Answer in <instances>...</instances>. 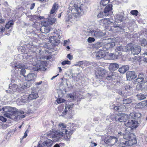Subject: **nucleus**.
Segmentation results:
<instances>
[{
	"label": "nucleus",
	"instance_id": "f257e3e1",
	"mask_svg": "<svg viewBox=\"0 0 147 147\" xmlns=\"http://www.w3.org/2000/svg\"><path fill=\"white\" fill-rule=\"evenodd\" d=\"M73 132L72 129L69 130L63 129L61 131L60 129L54 130L53 129L50 131L49 133L50 137L55 142L60 140L63 137L67 141H69L71 137V135Z\"/></svg>",
	"mask_w": 147,
	"mask_h": 147
},
{
	"label": "nucleus",
	"instance_id": "f03ea898",
	"mask_svg": "<svg viewBox=\"0 0 147 147\" xmlns=\"http://www.w3.org/2000/svg\"><path fill=\"white\" fill-rule=\"evenodd\" d=\"M126 133L125 134L122 133L121 131L118 132L117 136L118 138L120 137H123L124 140H127V141H125L123 142V140L120 141V144H127L129 145H132L137 143V141L136 139L134 137L133 134H132L131 132H127V129H126Z\"/></svg>",
	"mask_w": 147,
	"mask_h": 147
},
{
	"label": "nucleus",
	"instance_id": "7ed1b4c3",
	"mask_svg": "<svg viewBox=\"0 0 147 147\" xmlns=\"http://www.w3.org/2000/svg\"><path fill=\"white\" fill-rule=\"evenodd\" d=\"M68 9V12L70 13L67 14L66 19L67 21H68L71 19L72 16L71 14H73V16L76 18L79 17L81 15L82 9L80 6H78L76 4H75L72 7H69Z\"/></svg>",
	"mask_w": 147,
	"mask_h": 147
},
{
	"label": "nucleus",
	"instance_id": "20e7f679",
	"mask_svg": "<svg viewBox=\"0 0 147 147\" xmlns=\"http://www.w3.org/2000/svg\"><path fill=\"white\" fill-rule=\"evenodd\" d=\"M16 83H18V88L20 90H23L28 88L31 85V84L30 82H25L22 83L21 80H16Z\"/></svg>",
	"mask_w": 147,
	"mask_h": 147
},
{
	"label": "nucleus",
	"instance_id": "39448f33",
	"mask_svg": "<svg viewBox=\"0 0 147 147\" xmlns=\"http://www.w3.org/2000/svg\"><path fill=\"white\" fill-rule=\"evenodd\" d=\"M138 123L137 121L133 120H128V122L124 123L125 126L128 127V128L126 129H127V131L131 130L132 129L136 128L138 126Z\"/></svg>",
	"mask_w": 147,
	"mask_h": 147
},
{
	"label": "nucleus",
	"instance_id": "423d86ee",
	"mask_svg": "<svg viewBox=\"0 0 147 147\" xmlns=\"http://www.w3.org/2000/svg\"><path fill=\"white\" fill-rule=\"evenodd\" d=\"M115 119L117 121L124 122L125 123L126 121L129 119L128 115L124 113L120 114L115 117Z\"/></svg>",
	"mask_w": 147,
	"mask_h": 147
},
{
	"label": "nucleus",
	"instance_id": "0eeeda50",
	"mask_svg": "<svg viewBox=\"0 0 147 147\" xmlns=\"http://www.w3.org/2000/svg\"><path fill=\"white\" fill-rule=\"evenodd\" d=\"M16 82V80L13 79L11 80V83L10 84H9V88L8 90H6L7 92L13 93L14 92H16L17 90V88H18V85L15 83L12 84V83Z\"/></svg>",
	"mask_w": 147,
	"mask_h": 147
},
{
	"label": "nucleus",
	"instance_id": "6e6552de",
	"mask_svg": "<svg viewBox=\"0 0 147 147\" xmlns=\"http://www.w3.org/2000/svg\"><path fill=\"white\" fill-rule=\"evenodd\" d=\"M108 53L103 48L102 49L97 52L96 55V58L97 59H99L104 57Z\"/></svg>",
	"mask_w": 147,
	"mask_h": 147
},
{
	"label": "nucleus",
	"instance_id": "1a4fd4ad",
	"mask_svg": "<svg viewBox=\"0 0 147 147\" xmlns=\"http://www.w3.org/2000/svg\"><path fill=\"white\" fill-rule=\"evenodd\" d=\"M131 44H129L125 46H123L121 45L117 47L115 49V51L118 52V51H127L131 49Z\"/></svg>",
	"mask_w": 147,
	"mask_h": 147
},
{
	"label": "nucleus",
	"instance_id": "9d476101",
	"mask_svg": "<svg viewBox=\"0 0 147 147\" xmlns=\"http://www.w3.org/2000/svg\"><path fill=\"white\" fill-rule=\"evenodd\" d=\"M90 35L92 36L98 38L105 35V34L100 31H96L94 30H90L89 31Z\"/></svg>",
	"mask_w": 147,
	"mask_h": 147
},
{
	"label": "nucleus",
	"instance_id": "9b49d317",
	"mask_svg": "<svg viewBox=\"0 0 147 147\" xmlns=\"http://www.w3.org/2000/svg\"><path fill=\"white\" fill-rule=\"evenodd\" d=\"M131 47L130 50L131 51L132 54L134 55H136L138 54L141 51V47L139 46H133L132 44L131 43Z\"/></svg>",
	"mask_w": 147,
	"mask_h": 147
},
{
	"label": "nucleus",
	"instance_id": "f8f14e48",
	"mask_svg": "<svg viewBox=\"0 0 147 147\" xmlns=\"http://www.w3.org/2000/svg\"><path fill=\"white\" fill-rule=\"evenodd\" d=\"M14 113V115L15 116L14 119L15 121L18 120L25 117V115H23L24 114V112L23 111H19L17 112L16 111Z\"/></svg>",
	"mask_w": 147,
	"mask_h": 147
},
{
	"label": "nucleus",
	"instance_id": "ddd939ff",
	"mask_svg": "<svg viewBox=\"0 0 147 147\" xmlns=\"http://www.w3.org/2000/svg\"><path fill=\"white\" fill-rule=\"evenodd\" d=\"M107 72V71L105 69L100 68H99L96 70L95 74L97 77H105V75H106Z\"/></svg>",
	"mask_w": 147,
	"mask_h": 147
},
{
	"label": "nucleus",
	"instance_id": "4468645a",
	"mask_svg": "<svg viewBox=\"0 0 147 147\" xmlns=\"http://www.w3.org/2000/svg\"><path fill=\"white\" fill-rule=\"evenodd\" d=\"M3 111L5 112L14 113L16 111V109L15 107L10 106H5L2 108Z\"/></svg>",
	"mask_w": 147,
	"mask_h": 147
},
{
	"label": "nucleus",
	"instance_id": "2eb2a0df",
	"mask_svg": "<svg viewBox=\"0 0 147 147\" xmlns=\"http://www.w3.org/2000/svg\"><path fill=\"white\" fill-rule=\"evenodd\" d=\"M126 76L127 80H130L134 79L137 77V75L134 71H129L126 74Z\"/></svg>",
	"mask_w": 147,
	"mask_h": 147
},
{
	"label": "nucleus",
	"instance_id": "dca6fc26",
	"mask_svg": "<svg viewBox=\"0 0 147 147\" xmlns=\"http://www.w3.org/2000/svg\"><path fill=\"white\" fill-rule=\"evenodd\" d=\"M122 54V53L121 52H116L115 54L112 53H109V56L110 59L113 60L118 59Z\"/></svg>",
	"mask_w": 147,
	"mask_h": 147
},
{
	"label": "nucleus",
	"instance_id": "f3484780",
	"mask_svg": "<svg viewBox=\"0 0 147 147\" xmlns=\"http://www.w3.org/2000/svg\"><path fill=\"white\" fill-rule=\"evenodd\" d=\"M36 76L35 74L33 73H30L28 74L25 77L27 82H30L32 81H34V79L36 78Z\"/></svg>",
	"mask_w": 147,
	"mask_h": 147
},
{
	"label": "nucleus",
	"instance_id": "a211bd4d",
	"mask_svg": "<svg viewBox=\"0 0 147 147\" xmlns=\"http://www.w3.org/2000/svg\"><path fill=\"white\" fill-rule=\"evenodd\" d=\"M19 61L16 62V61L12 62L11 65L13 67H17V68H21L22 67H25L24 65L19 63Z\"/></svg>",
	"mask_w": 147,
	"mask_h": 147
},
{
	"label": "nucleus",
	"instance_id": "6ab92c4d",
	"mask_svg": "<svg viewBox=\"0 0 147 147\" xmlns=\"http://www.w3.org/2000/svg\"><path fill=\"white\" fill-rule=\"evenodd\" d=\"M53 144V142L50 139H48L43 142L41 144L44 147H51Z\"/></svg>",
	"mask_w": 147,
	"mask_h": 147
},
{
	"label": "nucleus",
	"instance_id": "aec40b11",
	"mask_svg": "<svg viewBox=\"0 0 147 147\" xmlns=\"http://www.w3.org/2000/svg\"><path fill=\"white\" fill-rule=\"evenodd\" d=\"M144 76L143 74H140L138 76L137 79L134 80V82L135 83L138 84V83H140L141 84L144 81Z\"/></svg>",
	"mask_w": 147,
	"mask_h": 147
},
{
	"label": "nucleus",
	"instance_id": "412c9836",
	"mask_svg": "<svg viewBox=\"0 0 147 147\" xmlns=\"http://www.w3.org/2000/svg\"><path fill=\"white\" fill-rule=\"evenodd\" d=\"M115 45V43L114 42L107 43L104 46L103 48L108 51V50L111 49L114 47Z\"/></svg>",
	"mask_w": 147,
	"mask_h": 147
},
{
	"label": "nucleus",
	"instance_id": "4be33fe9",
	"mask_svg": "<svg viewBox=\"0 0 147 147\" xmlns=\"http://www.w3.org/2000/svg\"><path fill=\"white\" fill-rule=\"evenodd\" d=\"M104 77H106L107 80H113V79H115L116 76L113 73L107 72L106 75H105Z\"/></svg>",
	"mask_w": 147,
	"mask_h": 147
},
{
	"label": "nucleus",
	"instance_id": "5701e85b",
	"mask_svg": "<svg viewBox=\"0 0 147 147\" xmlns=\"http://www.w3.org/2000/svg\"><path fill=\"white\" fill-rule=\"evenodd\" d=\"M119 67V65L115 63H111L109 66V69L111 71H115Z\"/></svg>",
	"mask_w": 147,
	"mask_h": 147
},
{
	"label": "nucleus",
	"instance_id": "b1692460",
	"mask_svg": "<svg viewBox=\"0 0 147 147\" xmlns=\"http://www.w3.org/2000/svg\"><path fill=\"white\" fill-rule=\"evenodd\" d=\"M117 142L118 141L117 138L114 136H110L108 140V142L111 143L112 145L115 144L117 143L118 144Z\"/></svg>",
	"mask_w": 147,
	"mask_h": 147
},
{
	"label": "nucleus",
	"instance_id": "393cba45",
	"mask_svg": "<svg viewBox=\"0 0 147 147\" xmlns=\"http://www.w3.org/2000/svg\"><path fill=\"white\" fill-rule=\"evenodd\" d=\"M28 95L30 100L35 99L38 97V93L36 91H32L31 93Z\"/></svg>",
	"mask_w": 147,
	"mask_h": 147
},
{
	"label": "nucleus",
	"instance_id": "a878e982",
	"mask_svg": "<svg viewBox=\"0 0 147 147\" xmlns=\"http://www.w3.org/2000/svg\"><path fill=\"white\" fill-rule=\"evenodd\" d=\"M21 102L24 103L28 102L30 100L28 95H25L21 97Z\"/></svg>",
	"mask_w": 147,
	"mask_h": 147
},
{
	"label": "nucleus",
	"instance_id": "bb28decb",
	"mask_svg": "<svg viewBox=\"0 0 147 147\" xmlns=\"http://www.w3.org/2000/svg\"><path fill=\"white\" fill-rule=\"evenodd\" d=\"M28 61H30V63L33 65H35L36 64L37 59L35 57L34 58L32 56H30L27 59Z\"/></svg>",
	"mask_w": 147,
	"mask_h": 147
},
{
	"label": "nucleus",
	"instance_id": "cd10ccee",
	"mask_svg": "<svg viewBox=\"0 0 147 147\" xmlns=\"http://www.w3.org/2000/svg\"><path fill=\"white\" fill-rule=\"evenodd\" d=\"M129 69V67L127 65H124L120 67L119 69V71L121 73L124 74Z\"/></svg>",
	"mask_w": 147,
	"mask_h": 147
},
{
	"label": "nucleus",
	"instance_id": "c85d7f7f",
	"mask_svg": "<svg viewBox=\"0 0 147 147\" xmlns=\"http://www.w3.org/2000/svg\"><path fill=\"white\" fill-rule=\"evenodd\" d=\"M4 116L7 118L12 119L13 120L15 119V116L14 115V113H10L5 112Z\"/></svg>",
	"mask_w": 147,
	"mask_h": 147
},
{
	"label": "nucleus",
	"instance_id": "c756f323",
	"mask_svg": "<svg viewBox=\"0 0 147 147\" xmlns=\"http://www.w3.org/2000/svg\"><path fill=\"white\" fill-rule=\"evenodd\" d=\"M112 5L109 4L107 5L105 8L104 11L105 12L107 16L109 15V12L112 9Z\"/></svg>",
	"mask_w": 147,
	"mask_h": 147
},
{
	"label": "nucleus",
	"instance_id": "7c9ffc66",
	"mask_svg": "<svg viewBox=\"0 0 147 147\" xmlns=\"http://www.w3.org/2000/svg\"><path fill=\"white\" fill-rule=\"evenodd\" d=\"M110 22V19L108 18H104L102 19L99 21V22L101 25H103L104 24L109 23L108 22Z\"/></svg>",
	"mask_w": 147,
	"mask_h": 147
},
{
	"label": "nucleus",
	"instance_id": "2f4dec72",
	"mask_svg": "<svg viewBox=\"0 0 147 147\" xmlns=\"http://www.w3.org/2000/svg\"><path fill=\"white\" fill-rule=\"evenodd\" d=\"M139 86L140 88H144L147 89V81H144L142 83H141V84H139Z\"/></svg>",
	"mask_w": 147,
	"mask_h": 147
},
{
	"label": "nucleus",
	"instance_id": "473e14b6",
	"mask_svg": "<svg viewBox=\"0 0 147 147\" xmlns=\"http://www.w3.org/2000/svg\"><path fill=\"white\" fill-rule=\"evenodd\" d=\"M66 127V125L64 123L60 122L58 124L59 129H60L61 131L63 129H65Z\"/></svg>",
	"mask_w": 147,
	"mask_h": 147
},
{
	"label": "nucleus",
	"instance_id": "72a5a7b5",
	"mask_svg": "<svg viewBox=\"0 0 147 147\" xmlns=\"http://www.w3.org/2000/svg\"><path fill=\"white\" fill-rule=\"evenodd\" d=\"M74 105V104L73 103H71L68 106H67V105H66L65 106V111L63 112V113L64 114H65V113L67 111V109H68L69 110H71L72 108L73 107Z\"/></svg>",
	"mask_w": 147,
	"mask_h": 147
},
{
	"label": "nucleus",
	"instance_id": "f704fd0d",
	"mask_svg": "<svg viewBox=\"0 0 147 147\" xmlns=\"http://www.w3.org/2000/svg\"><path fill=\"white\" fill-rule=\"evenodd\" d=\"M139 43L142 46H145L147 45V41L145 39H141L139 41Z\"/></svg>",
	"mask_w": 147,
	"mask_h": 147
},
{
	"label": "nucleus",
	"instance_id": "c9c22d12",
	"mask_svg": "<svg viewBox=\"0 0 147 147\" xmlns=\"http://www.w3.org/2000/svg\"><path fill=\"white\" fill-rule=\"evenodd\" d=\"M47 20L50 25H52L56 21V19L54 18H48Z\"/></svg>",
	"mask_w": 147,
	"mask_h": 147
},
{
	"label": "nucleus",
	"instance_id": "e433bc0d",
	"mask_svg": "<svg viewBox=\"0 0 147 147\" xmlns=\"http://www.w3.org/2000/svg\"><path fill=\"white\" fill-rule=\"evenodd\" d=\"M14 22L12 20L9 21L5 25V28L7 29H9L12 27L13 24Z\"/></svg>",
	"mask_w": 147,
	"mask_h": 147
},
{
	"label": "nucleus",
	"instance_id": "4c0bfd02",
	"mask_svg": "<svg viewBox=\"0 0 147 147\" xmlns=\"http://www.w3.org/2000/svg\"><path fill=\"white\" fill-rule=\"evenodd\" d=\"M138 114H135L134 113H131L129 116H128L129 119H136V118H138L136 117V115Z\"/></svg>",
	"mask_w": 147,
	"mask_h": 147
},
{
	"label": "nucleus",
	"instance_id": "58836bf2",
	"mask_svg": "<svg viewBox=\"0 0 147 147\" xmlns=\"http://www.w3.org/2000/svg\"><path fill=\"white\" fill-rule=\"evenodd\" d=\"M123 104H129L132 102V99L130 98L125 99H124L123 100Z\"/></svg>",
	"mask_w": 147,
	"mask_h": 147
},
{
	"label": "nucleus",
	"instance_id": "ea45409f",
	"mask_svg": "<svg viewBox=\"0 0 147 147\" xmlns=\"http://www.w3.org/2000/svg\"><path fill=\"white\" fill-rule=\"evenodd\" d=\"M109 0H102L100 3L101 6H105L107 5L109 2Z\"/></svg>",
	"mask_w": 147,
	"mask_h": 147
},
{
	"label": "nucleus",
	"instance_id": "a19ab883",
	"mask_svg": "<svg viewBox=\"0 0 147 147\" xmlns=\"http://www.w3.org/2000/svg\"><path fill=\"white\" fill-rule=\"evenodd\" d=\"M116 16V20L118 21V22L119 21L121 22L123 21L124 17L122 16L117 15Z\"/></svg>",
	"mask_w": 147,
	"mask_h": 147
},
{
	"label": "nucleus",
	"instance_id": "79ce46f5",
	"mask_svg": "<svg viewBox=\"0 0 147 147\" xmlns=\"http://www.w3.org/2000/svg\"><path fill=\"white\" fill-rule=\"evenodd\" d=\"M87 61H79L76 64H75L76 66H81L83 65L84 64L87 63Z\"/></svg>",
	"mask_w": 147,
	"mask_h": 147
},
{
	"label": "nucleus",
	"instance_id": "37998d69",
	"mask_svg": "<svg viewBox=\"0 0 147 147\" xmlns=\"http://www.w3.org/2000/svg\"><path fill=\"white\" fill-rule=\"evenodd\" d=\"M108 16L107 15H106V13L105 12L101 11L98 15V17L99 18H102L104 16Z\"/></svg>",
	"mask_w": 147,
	"mask_h": 147
},
{
	"label": "nucleus",
	"instance_id": "c03bdc74",
	"mask_svg": "<svg viewBox=\"0 0 147 147\" xmlns=\"http://www.w3.org/2000/svg\"><path fill=\"white\" fill-rule=\"evenodd\" d=\"M137 96L138 99L140 100L144 99L146 98L145 96L143 94H140L137 95Z\"/></svg>",
	"mask_w": 147,
	"mask_h": 147
},
{
	"label": "nucleus",
	"instance_id": "a18cd8bd",
	"mask_svg": "<svg viewBox=\"0 0 147 147\" xmlns=\"http://www.w3.org/2000/svg\"><path fill=\"white\" fill-rule=\"evenodd\" d=\"M44 29V31L46 33H48L50 31V29L47 26L42 27L41 28V30Z\"/></svg>",
	"mask_w": 147,
	"mask_h": 147
},
{
	"label": "nucleus",
	"instance_id": "49530a36",
	"mask_svg": "<svg viewBox=\"0 0 147 147\" xmlns=\"http://www.w3.org/2000/svg\"><path fill=\"white\" fill-rule=\"evenodd\" d=\"M138 11L136 10H131L130 11V13L133 15H135L136 16H137Z\"/></svg>",
	"mask_w": 147,
	"mask_h": 147
},
{
	"label": "nucleus",
	"instance_id": "de8ad7c7",
	"mask_svg": "<svg viewBox=\"0 0 147 147\" xmlns=\"http://www.w3.org/2000/svg\"><path fill=\"white\" fill-rule=\"evenodd\" d=\"M61 64L63 65H65L66 64L70 65L71 63V62L70 61L68 60H65L61 62Z\"/></svg>",
	"mask_w": 147,
	"mask_h": 147
},
{
	"label": "nucleus",
	"instance_id": "09e8293b",
	"mask_svg": "<svg viewBox=\"0 0 147 147\" xmlns=\"http://www.w3.org/2000/svg\"><path fill=\"white\" fill-rule=\"evenodd\" d=\"M42 25H43L44 27L47 26H48L50 25L48 23V22L47 20H46V21L42 22Z\"/></svg>",
	"mask_w": 147,
	"mask_h": 147
},
{
	"label": "nucleus",
	"instance_id": "8fccbe9b",
	"mask_svg": "<svg viewBox=\"0 0 147 147\" xmlns=\"http://www.w3.org/2000/svg\"><path fill=\"white\" fill-rule=\"evenodd\" d=\"M95 40V39L94 38L91 37H89L87 40L88 42L89 43H92Z\"/></svg>",
	"mask_w": 147,
	"mask_h": 147
},
{
	"label": "nucleus",
	"instance_id": "3c124183",
	"mask_svg": "<svg viewBox=\"0 0 147 147\" xmlns=\"http://www.w3.org/2000/svg\"><path fill=\"white\" fill-rule=\"evenodd\" d=\"M58 4L56 3H54L52 7V9L55 11H56L58 9Z\"/></svg>",
	"mask_w": 147,
	"mask_h": 147
},
{
	"label": "nucleus",
	"instance_id": "603ef678",
	"mask_svg": "<svg viewBox=\"0 0 147 147\" xmlns=\"http://www.w3.org/2000/svg\"><path fill=\"white\" fill-rule=\"evenodd\" d=\"M26 72V70L24 69H22L20 71L21 74L22 75L24 78L26 76L25 75Z\"/></svg>",
	"mask_w": 147,
	"mask_h": 147
},
{
	"label": "nucleus",
	"instance_id": "864d4df0",
	"mask_svg": "<svg viewBox=\"0 0 147 147\" xmlns=\"http://www.w3.org/2000/svg\"><path fill=\"white\" fill-rule=\"evenodd\" d=\"M56 38V36H51L50 38V40L51 41V42H52L53 41L55 42H57V41L55 40Z\"/></svg>",
	"mask_w": 147,
	"mask_h": 147
},
{
	"label": "nucleus",
	"instance_id": "5fc2aeb1",
	"mask_svg": "<svg viewBox=\"0 0 147 147\" xmlns=\"http://www.w3.org/2000/svg\"><path fill=\"white\" fill-rule=\"evenodd\" d=\"M134 59V62L137 63V61H139L140 59V57H134L133 58Z\"/></svg>",
	"mask_w": 147,
	"mask_h": 147
},
{
	"label": "nucleus",
	"instance_id": "6e6d98bb",
	"mask_svg": "<svg viewBox=\"0 0 147 147\" xmlns=\"http://www.w3.org/2000/svg\"><path fill=\"white\" fill-rule=\"evenodd\" d=\"M144 55L145 56V57L143 58V60L144 61L147 63V52H145L144 53Z\"/></svg>",
	"mask_w": 147,
	"mask_h": 147
},
{
	"label": "nucleus",
	"instance_id": "4d7b16f0",
	"mask_svg": "<svg viewBox=\"0 0 147 147\" xmlns=\"http://www.w3.org/2000/svg\"><path fill=\"white\" fill-rule=\"evenodd\" d=\"M120 109L122 110V111H124L125 110V107L124 105H121L120 106H119Z\"/></svg>",
	"mask_w": 147,
	"mask_h": 147
},
{
	"label": "nucleus",
	"instance_id": "13d9d810",
	"mask_svg": "<svg viewBox=\"0 0 147 147\" xmlns=\"http://www.w3.org/2000/svg\"><path fill=\"white\" fill-rule=\"evenodd\" d=\"M114 109L119 112H122V110L120 109L119 106H115L114 108Z\"/></svg>",
	"mask_w": 147,
	"mask_h": 147
},
{
	"label": "nucleus",
	"instance_id": "bf43d9fd",
	"mask_svg": "<svg viewBox=\"0 0 147 147\" xmlns=\"http://www.w3.org/2000/svg\"><path fill=\"white\" fill-rule=\"evenodd\" d=\"M102 45V43L101 42H97L95 44V47L97 48H99L101 47Z\"/></svg>",
	"mask_w": 147,
	"mask_h": 147
},
{
	"label": "nucleus",
	"instance_id": "052dcab7",
	"mask_svg": "<svg viewBox=\"0 0 147 147\" xmlns=\"http://www.w3.org/2000/svg\"><path fill=\"white\" fill-rule=\"evenodd\" d=\"M0 120L2 121L5 122L6 121V119L3 116H0Z\"/></svg>",
	"mask_w": 147,
	"mask_h": 147
},
{
	"label": "nucleus",
	"instance_id": "680f3d73",
	"mask_svg": "<svg viewBox=\"0 0 147 147\" xmlns=\"http://www.w3.org/2000/svg\"><path fill=\"white\" fill-rule=\"evenodd\" d=\"M4 28L2 26H0V34L2 33L4 31Z\"/></svg>",
	"mask_w": 147,
	"mask_h": 147
},
{
	"label": "nucleus",
	"instance_id": "e2e57ef3",
	"mask_svg": "<svg viewBox=\"0 0 147 147\" xmlns=\"http://www.w3.org/2000/svg\"><path fill=\"white\" fill-rule=\"evenodd\" d=\"M64 100L62 98H59L57 99V101L58 103H60L62 102H63Z\"/></svg>",
	"mask_w": 147,
	"mask_h": 147
},
{
	"label": "nucleus",
	"instance_id": "0e129e2a",
	"mask_svg": "<svg viewBox=\"0 0 147 147\" xmlns=\"http://www.w3.org/2000/svg\"><path fill=\"white\" fill-rule=\"evenodd\" d=\"M113 26H112V27H114V28H119L120 29V27H119V25L118 24H116V23H113Z\"/></svg>",
	"mask_w": 147,
	"mask_h": 147
},
{
	"label": "nucleus",
	"instance_id": "69168bd1",
	"mask_svg": "<svg viewBox=\"0 0 147 147\" xmlns=\"http://www.w3.org/2000/svg\"><path fill=\"white\" fill-rule=\"evenodd\" d=\"M67 57L70 60H71L73 59L72 55H71L70 54H68L67 55Z\"/></svg>",
	"mask_w": 147,
	"mask_h": 147
},
{
	"label": "nucleus",
	"instance_id": "338daca9",
	"mask_svg": "<svg viewBox=\"0 0 147 147\" xmlns=\"http://www.w3.org/2000/svg\"><path fill=\"white\" fill-rule=\"evenodd\" d=\"M127 145L128 146H130L129 145H128V144H124L123 143V144H120V142L119 144V147H127V146H123V145Z\"/></svg>",
	"mask_w": 147,
	"mask_h": 147
},
{
	"label": "nucleus",
	"instance_id": "774afa93",
	"mask_svg": "<svg viewBox=\"0 0 147 147\" xmlns=\"http://www.w3.org/2000/svg\"><path fill=\"white\" fill-rule=\"evenodd\" d=\"M68 96L72 99H74V95L72 94H69L68 95Z\"/></svg>",
	"mask_w": 147,
	"mask_h": 147
}]
</instances>
